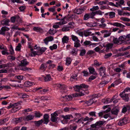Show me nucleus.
Wrapping results in <instances>:
<instances>
[{
    "label": "nucleus",
    "instance_id": "obj_1",
    "mask_svg": "<svg viewBox=\"0 0 130 130\" xmlns=\"http://www.w3.org/2000/svg\"><path fill=\"white\" fill-rule=\"evenodd\" d=\"M88 86L86 85L85 84H82L80 85H76L74 87V90L78 92V93H76L72 94L74 97H76L78 96H81L86 94H88L89 92L87 90H84L83 89L87 88Z\"/></svg>",
    "mask_w": 130,
    "mask_h": 130
},
{
    "label": "nucleus",
    "instance_id": "obj_2",
    "mask_svg": "<svg viewBox=\"0 0 130 130\" xmlns=\"http://www.w3.org/2000/svg\"><path fill=\"white\" fill-rule=\"evenodd\" d=\"M105 122V121H99L95 124L91 125V127L88 128L86 130H104V128L102 127L101 126L103 125Z\"/></svg>",
    "mask_w": 130,
    "mask_h": 130
},
{
    "label": "nucleus",
    "instance_id": "obj_3",
    "mask_svg": "<svg viewBox=\"0 0 130 130\" xmlns=\"http://www.w3.org/2000/svg\"><path fill=\"white\" fill-rule=\"evenodd\" d=\"M15 104H17L16 106L13 107L12 108L11 110V112L12 113H14L16 112L21 108L20 103L19 102L15 103Z\"/></svg>",
    "mask_w": 130,
    "mask_h": 130
},
{
    "label": "nucleus",
    "instance_id": "obj_4",
    "mask_svg": "<svg viewBox=\"0 0 130 130\" xmlns=\"http://www.w3.org/2000/svg\"><path fill=\"white\" fill-rule=\"evenodd\" d=\"M51 116V121L53 122H57L59 119L57 117L58 116L57 113L55 112H54L52 114Z\"/></svg>",
    "mask_w": 130,
    "mask_h": 130
},
{
    "label": "nucleus",
    "instance_id": "obj_5",
    "mask_svg": "<svg viewBox=\"0 0 130 130\" xmlns=\"http://www.w3.org/2000/svg\"><path fill=\"white\" fill-rule=\"evenodd\" d=\"M107 23L108 24L112 25L113 26L117 27H120L123 28L125 27V26L124 25L118 22Z\"/></svg>",
    "mask_w": 130,
    "mask_h": 130
},
{
    "label": "nucleus",
    "instance_id": "obj_6",
    "mask_svg": "<svg viewBox=\"0 0 130 130\" xmlns=\"http://www.w3.org/2000/svg\"><path fill=\"white\" fill-rule=\"evenodd\" d=\"M120 96L123 98V99L125 101H128L129 98L128 94L125 93L124 92H123L121 93L120 94Z\"/></svg>",
    "mask_w": 130,
    "mask_h": 130
},
{
    "label": "nucleus",
    "instance_id": "obj_7",
    "mask_svg": "<svg viewBox=\"0 0 130 130\" xmlns=\"http://www.w3.org/2000/svg\"><path fill=\"white\" fill-rule=\"evenodd\" d=\"M53 61L51 60H48L46 62L47 64H48L49 66L48 67L49 69H53L55 67L56 65L53 63Z\"/></svg>",
    "mask_w": 130,
    "mask_h": 130
},
{
    "label": "nucleus",
    "instance_id": "obj_8",
    "mask_svg": "<svg viewBox=\"0 0 130 130\" xmlns=\"http://www.w3.org/2000/svg\"><path fill=\"white\" fill-rule=\"evenodd\" d=\"M119 39L120 44H121L122 43L125 44L126 39L125 36H121L119 37Z\"/></svg>",
    "mask_w": 130,
    "mask_h": 130
},
{
    "label": "nucleus",
    "instance_id": "obj_9",
    "mask_svg": "<svg viewBox=\"0 0 130 130\" xmlns=\"http://www.w3.org/2000/svg\"><path fill=\"white\" fill-rule=\"evenodd\" d=\"M100 74L101 76H104L105 74V68L101 67L99 69Z\"/></svg>",
    "mask_w": 130,
    "mask_h": 130
},
{
    "label": "nucleus",
    "instance_id": "obj_10",
    "mask_svg": "<svg viewBox=\"0 0 130 130\" xmlns=\"http://www.w3.org/2000/svg\"><path fill=\"white\" fill-rule=\"evenodd\" d=\"M113 44L112 43H109L106 45H105V43L102 44L103 46L104 47H106V49L108 50L111 48L113 46Z\"/></svg>",
    "mask_w": 130,
    "mask_h": 130
},
{
    "label": "nucleus",
    "instance_id": "obj_11",
    "mask_svg": "<svg viewBox=\"0 0 130 130\" xmlns=\"http://www.w3.org/2000/svg\"><path fill=\"white\" fill-rule=\"evenodd\" d=\"M9 28L6 27H3L0 30V34L4 35L5 32L6 31H8L9 30Z\"/></svg>",
    "mask_w": 130,
    "mask_h": 130
},
{
    "label": "nucleus",
    "instance_id": "obj_12",
    "mask_svg": "<svg viewBox=\"0 0 130 130\" xmlns=\"http://www.w3.org/2000/svg\"><path fill=\"white\" fill-rule=\"evenodd\" d=\"M41 55V53H39V51H32L29 54V55L31 57H34L37 55Z\"/></svg>",
    "mask_w": 130,
    "mask_h": 130
},
{
    "label": "nucleus",
    "instance_id": "obj_13",
    "mask_svg": "<svg viewBox=\"0 0 130 130\" xmlns=\"http://www.w3.org/2000/svg\"><path fill=\"white\" fill-rule=\"evenodd\" d=\"M49 116L47 114H45L43 116L44 123L47 124L49 122Z\"/></svg>",
    "mask_w": 130,
    "mask_h": 130
},
{
    "label": "nucleus",
    "instance_id": "obj_14",
    "mask_svg": "<svg viewBox=\"0 0 130 130\" xmlns=\"http://www.w3.org/2000/svg\"><path fill=\"white\" fill-rule=\"evenodd\" d=\"M84 10V8L82 9H75L74 10V12L75 13L79 14L83 13Z\"/></svg>",
    "mask_w": 130,
    "mask_h": 130
},
{
    "label": "nucleus",
    "instance_id": "obj_15",
    "mask_svg": "<svg viewBox=\"0 0 130 130\" xmlns=\"http://www.w3.org/2000/svg\"><path fill=\"white\" fill-rule=\"evenodd\" d=\"M84 44L85 45H92L94 47L98 45V43H92L91 44V42L89 41H86L84 42Z\"/></svg>",
    "mask_w": 130,
    "mask_h": 130
},
{
    "label": "nucleus",
    "instance_id": "obj_16",
    "mask_svg": "<svg viewBox=\"0 0 130 130\" xmlns=\"http://www.w3.org/2000/svg\"><path fill=\"white\" fill-rule=\"evenodd\" d=\"M28 63L29 62L27 61L26 59H25L21 61L20 65V66H25L28 64Z\"/></svg>",
    "mask_w": 130,
    "mask_h": 130
},
{
    "label": "nucleus",
    "instance_id": "obj_17",
    "mask_svg": "<svg viewBox=\"0 0 130 130\" xmlns=\"http://www.w3.org/2000/svg\"><path fill=\"white\" fill-rule=\"evenodd\" d=\"M50 89L48 88L43 89L42 90H40L39 92L42 94H44L46 92L50 91Z\"/></svg>",
    "mask_w": 130,
    "mask_h": 130
},
{
    "label": "nucleus",
    "instance_id": "obj_18",
    "mask_svg": "<svg viewBox=\"0 0 130 130\" xmlns=\"http://www.w3.org/2000/svg\"><path fill=\"white\" fill-rule=\"evenodd\" d=\"M69 37L65 36L62 38V42L63 44L67 43L69 40Z\"/></svg>",
    "mask_w": 130,
    "mask_h": 130
},
{
    "label": "nucleus",
    "instance_id": "obj_19",
    "mask_svg": "<svg viewBox=\"0 0 130 130\" xmlns=\"http://www.w3.org/2000/svg\"><path fill=\"white\" fill-rule=\"evenodd\" d=\"M88 69L90 73L93 74L95 75H97V74L95 72V69L93 67H89L88 68Z\"/></svg>",
    "mask_w": 130,
    "mask_h": 130
},
{
    "label": "nucleus",
    "instance_id": "obj_20",
    "mask_svg": "<svg viewBox=\"0 0 130 130\" xmlns=\"http://www.w3.org/2000/svg\"><path fill=\"white\" fill-rule=\"evenodd\" d=\"M58 87L60 88L62 90H63L64 92H67V88L64 85L59 84L58 85Z\"/></svg>",
    "mask_w": 130,
    "mask_h": 130
},
{
    "label": "nucleus",
    "instance_id": "obj_21",
    "mask_svg": "<svg viewBox=\"0 0 130 130\" xmlns=\"http://www.w3.org/2000/svg\"><path fill=\"white\" fill-rule=\"evenodd\" d=\"M34 116L31 115H29L24 117L23 119L26 121L32 120L34 118Z\"/></svg>",
    "mask_w": 130,
    "mask_h": 130
},
{
    "label": "nucleus",
    "instance_id": "obj_22",
    "mask_svg": "<svg viewBox=\"0 0 130 130\" xmlns=\"http://www.w3.org/2000/svg\"><path fill=\"white\" fill-rule=\"evenodd\" d=\"M63 98L66 101H69L72 99V97L71 95H68L63 96Z\"/></svg>",
    "mask_w": 130,
    "mask_h": 130
},
{
    "label": "nucleus",
    "instance_id": "obj_23",
    "mask_svg": "<svg viewBox=\"0 0 130 130\" xmlns=\"http://www.w3.org/2000/svg\"><path fill=\"white\" fill-rule=\"evenodd\" d=\"M71 27L64 26L62 28V30L63 31H69Z\"/></svg>",
    "mask_w": 130,
    "mask_h": 130
},
{
    "label": "nucleus",
    "instance_id": "obj_24",
    "mask_svg": "<svg viewBox=\"0 0 130 130\" xmlns=\"http://www.w3.org/2000/svg\"><path fill=\"white\" fill-rule=\"evenodd\" d=\"M117 122L118 124L120 126H122L125 125L122 119L118 120Z\"/></svg>",
    "mask_w": 130,
    "mask_h": 130
},
{
    "label": "nucleus",
    "instance_id": "obj_25",
    "mask_svg": "<svg viewBox=\"0 0 130 130\" xmlns=\"http://www.w3.org/2000/svg\"><path fill=\"white\" fill-rule=\"evenodd\" d=\"M117 122L118 124L120 126H122L125 125L122 119L118 120Z\"/></svg>",
    "mask_w": 130,
    "mask_h": 130
},
{
    "label": "nucleus",
    "instance_id": "obj_26",
    "mask_svg": "<svg viewBox=\"0 0 130 130\" xmlns=\"http://www.w3.org/2000/svg\"><path fill=\"white\" fill-rule=\"evenodd\" d=\"M33 29L34 31L37 32H42L43 31L42 29L39 27H34Z\"/></svg>",
    "mask_w": 130,
    "mask_h": 130
},
{
    "label": "nucleus",
    "instance_id": "obj_27",
    "mask_svg": "<svg viewBox=\"0 0 130 130\" xmlns=\"http://www.w3.org/2000/svg\"><path fill=\"white\" fill-rule=\"evenodd\" d=\"M122 119L123 120L125 124H127V123H129L130 121V119L127 117H124Z\"/></svg>",
    "mask_w": 130,
    "mask_h": 130
},
{
    "label": "nucleus",
    "instance_id": "obj_28",
    "mask_svg": "<svg viewBox=\"0 0 130 130\" xmlns=\"http://www.w3.org/2000/svg\"><path fill=\"white\" fill-rule=\"evenodd\" d=\"M71 37L72 40L75 42H76L77 41H79V40L78 38L76 36L73 35H72L71 36Z\"/></svg>",
    "mask_w": 130,
    "mask_h": 130
},
{
    "label": "nucleus",
    "instance_id": "obj_29",
    "mask_svg": "<svg viewBox=\"0 0 130 130\" xmlns=\"http://www.w3.org/2000/svg\"><path fill=\"white\" fill-rule=\"evenodd\" d=\"M62 117L64 120H67V119H70V118H72L73 116L71 115H67L65 116H62Z\"/></svg>",
    "mask_w": 130,
    "mask_h": 130
},
{
    "label": "nucleus",
    "instance_id": "obj_30",
    "mask_svg": "<svg viewBox=\"0 0 130 130\" xmlns=\"http://www.w3.org/2000/svg\"><path fill=\"white\" fill-rule=\"evenodd\" d=\"M86 25L89 27H94L96 26V23L92 22H88L86 23Z\"/></svg>",
    "mask_w": 130,
    "mask_h": 130
},
{
    "label": "nucleus",
    "instance_id": "obj_31",
    "mask_svg": "<svg viewBox=\"0 0 130 130\" xmlns=\"http://www.w3.org/2000/svg\"><path fill=\"white\" fill-rule=\"evenodd\" d=\"M119 110L117 108H113L111 111V113L112 114L117 115L118 114Z\"/></svg>",
    "mask_w": 130,
    "mask_h": 130
},
{
    "label": "nucleus",
    "instance_id": "obj_32",
    "mask_svg": "<svg viewBox=\"0 0 130 130\" xmlns=\"http://www.w3.org/2000/svg\"><path fill=\"white\" fill-rule=\"evenodd\" d=\"M119 41V38L118 39L115 37H113V41L114 43L120 44Z\"/></svg>",
    "mask_w": 130,
    "mask_h": 130
},
{
    "label": "nucleus",
    "instance_id": "obj_33",
    "mask_svg": "<svg viewBox=\"0 0 130 130\" xmlns=\"http://www.w3.org/2000/svg\"><path fill=\"white\" fill-rule=\"evenodd\" d=\"M43 79L45 81L51 80V76L49 75L43 77Z\"/></svg>",
    "mask_w": 130,
    "mask_h": 130
},
{
    "label": "nucleus",
    "instance_id": "obj_34",
    "mask_svg": "<svg viewBox=\"0 0 130 130\" xmlns=\"http://www.w3.org/2000/svg\"><path fill=\"white\" fill-rule=\"evenodd\" d=\"M77 53V50L76 48H73L72 49L70 54L73 55H76Z\"/></svg>",
    "mask_w": 130,
    "mask_h": 130
},
{
    "label": "nucleus",
    "instance_id": "obj_35",
    "mask_svg": "<svg viewBox=\"0 0 130 130\" xmlns=\"http://www.w3.org/2000/svg\"><path fill=\"white\" fill-rule=\"evenodd\" d=\"M22 118L21 117L18 118H15L13 119V121L15 123H17L22 121Z\"/></svg>",
    "mask_w": 130,
    "mask_h": 130
},
{
    "label": "nucleus",
    "instance_id": "obj_36",
    "mask_svg": "<svg viewBox=\"0 0 130 130\" xmlns=\"http://www.w3.org/2000/svg\"><path fill=\"white\" fill-rule=\"evenodd\" d=\"M12 29H18L19 30H21L22 31H24L25 29L24 28H19L18 27V26H16L15 25H14L12 27Z\"/></svg>",
    "mask_w": 130,
    "mask_h": 130
},
{
    "label": "nucleus",
    "instance_id": "obj_37",
    "mask_svg": "<svg viewBox=\"0 0 130 130\" xmlns=\"http://www.w3.org/2000/svg\"><path fill=\"white\" fill-rule=\"evenodd\" d=\"M72 60L70 57H67L66 58V64L67 66L69 65L71 63Z\"/></svg>",
    "mask_w": 130,
    "mask_h": 130
},
{
    "label": "nucleus",
    "instance_id": "obj_38",
    "mask_svg": "<svg viewBox=\"0 0 130 130\" xmlns=\"http://www.w3.org/2000/svg\"><path fill=\"white\" fill-rule=\"evenodd\" d=\"M84 35L85 36L87 37L90 35L91 32L89 30H86L84 31Z\"/></svg>",
    "mask_w": 130,
    "mask_h": 130
},
{
    "label": "nucleus",
    "instance_id": "obj_39",
    "mask_svg": "<svg viewBox=\"0 0 130 130\" xmlns=\"http://www.w3.org/2000/svg\"><path fill=\"white\" fill-rule=\"evenodd\" d=\"M43 122V120H41L38 121H35V123L36 126H39Z\"/></svg>",
    "mask_w": 130,
    "mask_h": 130
},
{
    "label": "nucleus",
    "instance_id": "obj_40",
    "mask_svg": "<svg viewBox=\"0 0 130 130\" xmlns=\"http://www.w3.org/2000/svg\"><path fill=\"white\" fill-rule=\"evenodd\" d=\"M33 84V83L31 82H27L25 83V85L26 87H29L30 86Z\"/></svg>",
    "mask_w": 130,
    "mask_h": 130
},
{
    "label": "nucleus",
    "instance_id": "obj_41",
    "mask_svg": "<svg viewBox=\"0 0 130 130\" xmlns=\"http://www.w3.org/2000/svg\"><path fill=\"white\" fill-rule=\"evenodd\" d=\"M99 9V7L98 6H93L92 8H90V10L92 11H94L95 10H98Z\"/></svg>",
    "mask_w": 130,
    "mask_h": 130
},
{
    "label": "nucleus",
    "instance_id": "obj_42",
    "mask_svg": "<svg viewBox=\"0 0 130 130\" xmlns=\"http://www.w3.org/2000/svg\"><path fill=\"white\" fill-rule=\"evenodd\" d=\"M120 19L121 20L124 21L130 22V19L127 18L122 17L120 18Z\"/></svg>",
    "mask_w": 130,
    "mask_h": 130
},
{
    "label": "nucleus",
    "instance_id": "obj_43",
    "mask_svg": "<svg viewBox=\"0 0 130 130\" xmlns=\"http://www.w3.org/2000/svg\"><path fill=\"white\" fill-rule=\"evenodd\" d=\"M93 102V99H91L89 100L88 101L86 102V103L87 104L88 106H89L91 105Z\"/></svg>",
    "mask_w": 130,
    "mask_h": 130
},
{
    "label": "nucleus",
    "instance_id": "obj_44",
    "mask_svg": "<svg viewBox=\"0 0 130 130\" xmlns=\"http://www.w3.org/2000/svg\"><path fill=\"white\" fill-rule=\"evenodd\" d=\"M47 66L46 64H42L40 67V69L43 70H45Z\"/></svg>",
    "mask_w": 130,
    "mask_h": 130
},
{
    "label": "nucleus",
    "instance_id": "obj_45",
    "mask_svg": "<svg viewBox=\"0 0 130 130\" xmlns=\"http://www.w3.org/2000/svg\"><path fill=\"white\" fill-rule=\"evenodd\" d=\"M19 95L20 96V97L22 98H28L29 96L28 95L23 93H21Z\"/></svg>",
    "mask_w": 130,
    "mask_h": 130
},
{
    "label": "nucleus",
    "instance_id": "obj_46",
    "mask_svg": "<svg viewBox=\"0 0 130 130\" xmlns=\"http://www.w3.org/2000/svg\"><path fill=\"white\" fill-rule=\"evenodd\" d=\"M21 44L19 43L16 47L15 48V50L17 51H20L21 50Z\"/></svg>",
    "mask_w": 130,
    "mask_h": 130
},
{
    "label": "nucleus",
    "instance_id": "obj_47",
    "mask_svg": "<svg viewBox=\"0 0 130 130\" xmlns=\"http://www.w3.org/2000/svg\"><path fill=\"white\" fill-rule=\"evenodd\" d=\"M35 116L36 117L40 118L42 116V114L40 113L39 112H36L35 113Z\"/></svg>",
    "mask_w": 130,
    "mask_h": 130
},
{
    "label": "nucleus",
    "instance_id": "obj_48",
    "mask_svg": "<svg viewBox=\"0 0 130 130\" xmlns=\"http://www.w3.org/2000/svg\"><path fill=\"white\" fill-rule=\"evenodd\" d=\"M109 15L110 18H112L115 17V13L113 12H111L109 13Z\"/></svg>",
    "mask_w": 130,
    "mask_h": 130
},
{
    "label": "nucleus",
    "instance_id": "obj_49",
    "mask_svg": "<svg viewBox=\"0 0 130 130\" xmlns=\"http://www.w3.org/2000/svg\"><path fill=\"white\" fill-rule=\"evenodd\" d=\"M57 70L59 71H61L63 70V67L62 65H59L57 66Z\"/></svg>",
    "mask_w": 130,
    "mask_h": 130
},
{
    "label": "nucleus",
    "instance_id": "obj_50",
    "mask_svg": "<svg viewBox=\"0 0 130 130\" xmlns=\"http://www.w3.org/2000/svg\"><path fill=\"white\" fill-rule=\"evenodd\" d=\"M74 47H77L79 46H80L81 45L80 43V41L79 40V41H77L76 42H75L74 43Z\"/></svg>",
    "mask_w": 130,
    "mask_h": 130
},
{
    "label": "nucleus",
    "instance_id": "obj_51",
    "mask_svg": "<svg viewBox=\"0 0 130 130\" xmlns=\"http://www.w3.org/2000/svg\"><path fill=\"white\" fill-rule=\"evenodd\" d=\"M17 23L20 24L22 22V19L18 17H17L16 19Z\"/></svg>",
    "mask_w": 130,
    "mask_h": 130
},
{
    "label": "nucleus",
    "instance_id": "obj_52",
    "mask_svg": "<svg viewBox=\"0 0 130 130\" xmlns=\"http://www.w3.org/2000/svg\"><path fill=\"white\" fill-rule=\"evenodd\" d=\"M57 45L56 44H54L52 46H51L50 47V48L51 50H53L54 49H56L57 48Z\"/></svg>",
    "mask_w": 130,
    "mask_h": 130
},
{
    "label": "nucleus",
    "instance_id": "obj_53",
    "mask_svg": "<svg viewBox=\"0 0 130 130\" xmlns=\"http://www.w3.org/2000/svg\"><path fill=\"white\" fill-rule=\"evenodd\" d=\"M67 23V22L65 21H60L58 22H57L55 23V24H59V25H62L64 24Z\"/></svg>",
    "mask_w": 130,
    "mask_h": 130
},
{
    "label": "nucleus",
    "instance_id": "obj_54",
    "mask_svg": "<svg viewBox=\"0 0 130 130\" xmlns=\"http://www.w3.org/2000/svg\"><path fill=\"white\" fill-rule=\"evenodd\" d=\"M42 88L41 87H36L35 88L33 89L32 91L34 92H35L39 90Z\"/></svg>",
    "mask_w": 130,
    "mask_h": 130
},
{
    "label": "nucleus",
    "instance_id": "obj_55",
    "mask_svg": "<svg viewBox=\"0 0 130 130\" xmlns=\"http://www.w3.org/2000/svg\"><path fill=\"white\" fill-rule=\"evenodd\" d=\"M56 32V31L54 29H50L48 31L49 33L51 35H54Z\"/></svg>",
    "mask_w": 130,
    "mask_h": 130
},
{
    "label": "nucleus",
    "instance_id": "obj_56",
    "mask_svg": "<svg viewBox=\"0 0 130 130\" xmlns=\"http://www.w3.org/2000/svg\"><path fill=\"white\" fill-rule=\"evenodd\" d=\"M56 8V6H54L52 7L49 8L48 9V10L50 11L54 12L55 11Z\"/></svg>",
    "mask_w": 130,
    "mask_h": 130
},
{
    "label": "nucleus",
    "instance_id": "obj_57",
    "mask_svg": "<svg viewBox=\"0 0 130 130\" xmlns=\"http://www.w3.org/2000/svg\"><path fill=\"white\" fill-rule=\"evenodd\" d=\"M129 106H127L126 107H124L122 109V112L123 113H125L127 110V109H129Z\"/></svg>",
    "mask_w": 130,
    "mask_h": 130
},
{
    "label": "nucleus",
    "instance_id": "obj_58",
    "mask_svg": "<svg viewBox=\"0 0 130 130\" xmlns=\"http://www.w3.org/2000/svg\"><path fill=\"white\" fill-rule=\"evenodd\" d=\"M2 53L3 55H8L9 53L8 52V50L7 48H6V50H4L2 52Z\"/></svg>",
    "mask_w": 130,
    "mask_h": 130
},
{
    "label": "nucleus",
    "instance_id": "obj_59",
    "mask_svg": "<svg viewBox=\"0 0 130 130\" xmlns=\"http://www.w3.org/2000/svg\"><path fill=\"white\" fill-rule=\"evenodd\" d=\"M77 75L76 74H74V75H72V76H71V77L70 78V80L71 81H73V79H77Z\"/></svg>",
    "mask_w": 130,
    "mask_h": 130
},
{
    "label": "nucleus",
    "instance_id": "obj_60",
    "mask_svg": "<svg viewBox=\"0 0 130 130\" xmlns=\"http://www.w3.org/2000/svg\"><path fill=\"white\" fill-rule=\"evenodd\" d=\"M107 2L108 1H100L97 4L100 5H102L103 4H106Z\"/></svg>",
    "mask_w": 130,
    "mask_h": 130
},
{
    "label": "nucleus",
    "instance_id": "obj_61",
    "mask_svg": "<svg viewBox=\"0 0 130 130\" xmlns=\"http://www.w3.org/2000/svg\"><path fill=\"white\" fill-rule=\"evenodd\" d=\"M53 38L52 36H50V37H47L45 39V40H47L49 41H52L53 40Z\"/></svg>",
    "mask_w": 130,
    "mask_h": 130
},
{
    "label": "nucleus",
    "instance_id": "obj_62",
    "mask_svg": "<svg viewBox=\"0 0 130 130\" xmlns=\"http://www.w3.org/2000/svg\"><path fill=\"white\" fill-rule=\"evenodd\" d=\"M6 47L2 44H0V49L2 50H6Z\"/></svg>",
    "mask_w": 130,
    "mask_h": 130
},
{
    "label": "nucleus",
    "instance_id": "obj_63",
    "mask_svg": "<svg viewBox=\"0 0 130 130\" xmlns=\"http://www.w3.org/2000/svg\"><path fill=\"white\" fill-rule=\"evenodd\" d=\"M46 49V48L45 47H42L40 48V50L38 51H39V53H41L42 54V53L44 52Z\"/></svg>",
    "mask_w": 130,
    "mask_h": 130
},
{
    "label": "nucleus",
    "instance_id": "obj_64",
    "mask_svg": "<svg viewBox=\"0 0 130 130\" xmlns=\"http://www.w3.org/2000/svg\"><path fill=\"white\" fill-rule=\"evenodd\" d=\"M85 49H83L80 50V56H83L85 54Z\"/></svg>",
    "mask_w": 130,
    "mask_h": 130
}]
</instances>
